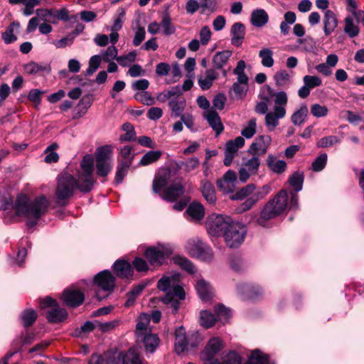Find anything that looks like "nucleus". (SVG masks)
Here are the masks:
<instances>
[{"label":"nucleus","instance_id":"49530a36","mask_svg":"<svg viewBox=\"0 0 364 364\" xmlns=\"http://www.w3.org/2000/svg\"><path fill=\"white\" fill-rule=\"evenodd\" d=\"M174 262L179 265L182 269L186 270L190 274H194L196 272V269L193 264L187 258L181 256H176L173 258Z\"/></svg>","mask_w":364,"mask_h":364},{"label":"nucleus","instance_id":"9d476101","mask_svg":"<svg viewBox=\"0 0 364 364\" xmlns=\"http://www.w3.org/2000/svg\"><path fill=\"white\" fill-rule=\"evenodd\" d=\"M173 253V249L170 245H158L155 247L148 248L144 255L149 260L150 264L154 266L161 265L166 257Z\"/></svg>","mask_w":364,"mask_h":364},{"label":"nucleus","instance_id":"4d7b16f0","mask_svg":"<svg viewBox=\"0 0 364 364\" xmlns=\"http://www.w3.org/2000/svg\"><path fill=\"white\" fill-rule=\"evenodd\" d=\"M271 191V186L268 184L264 185L262 187L257 188L255 186V191L251 194V198L257 203L259 200L263 199L269 194Z\"/></svg>","mask_w":364,"mask_h":364},{"label":"nucleus","instance_id":"4c0bfd02","mask_svg":"<svg viewBox=\"0 0 364 364\" xmlns=\"http://www.w3.org/2000/svg\"><path fill=\"white\" fill-rule=\"evenodd\" d=\"M247 364H274L271 362L269 355L259 350L252 351Z\"/></svg>","mask_w":364,"mask_h":364},{"label":"nucleus","instance_id":"de8ad7c7","mask_svg":"<svg viewBox=\"0 0 364 364\" xmlns=\"http://www.w3.org/2000/svg\"><path fill=\"white\" fill-rule=\"evenodd\" d=\"M21 321L25 327L31 326L37 318V313L31 309L24 310L21 316Z\"/></svg>","mask_w":364,"mask_h":364},{"label":"nucleus","instance_id":"c85d7f7f","mask_svg":"<svg viewBox=\"0 0 364 364\" xmlns=\"http://www.w3.org/2000/svg\"><path fill=\"white\" fill-rule=\"evenodd\" d=\"M149 322L150 315L147 314H141L138 317L136 325V335L138 340H139V338L142 336L151 332L149 328Z\"/></svg>","mask_w":364,"mask_h":364},{"label":"nucleus","instance_id":"bb28decb","mask_svg":"<svg viewBox=\"0 0 364 364\" xmlns=\"http://www.w3.org/2000/svg\"><path fill=\"white\" fill-rule=\"evenodd\" d=\"M20 31V23L13 22L1 33V37L6 44H11L17 41V36Z\"/></svg>","mask_w":364,"mask_h":364},{"label":"nucleus","instance_id":"c03bdc74","mask_svg":"<svg viewBox=\"0 0 364 364\" xmlns=\"http://www.w3.org/2000/svg\"><path fill=\"white\" fill-rule=\"evenodd\" d=\"M161 156L162 151L159 150L147 151L141 157L139 161V165L144 166L151 164L157 161L161 158Z\"/></svg>","mask_w":364,"mask_h":364},{"label":"nucleus","instance_id":"e2e57ef3","mask_svg":"<svg viewBox=\"0 0 364 364\" xmlns=\"http://www.w3.org/2000/svg\"><path fill=\"white\" fill-rule=\"evenodd\" d=\"M131 165L128 164H124L119 161L117 165L116 176H115V181L117 183H121L127 173V171Z\"/></svg>","mask_w":364,"mask_h":364},{"label":"nucleus","instance_id":"473e14b6","mask_svg":"<svg viewBox=\"0 0 364 364\" xmlns=\"http://www.w3.org/2000/svg\"><path fill=\"white\" fill-rule=\"evenodd\" d=\"M196 289L200 298L205 301L210 300L213 296V292L211 287L203 279H200L196 284Z\"/></svg>","mask_w":364,"mask_h":364},{"label":"nucleus","instance_id":"2eb2a0df","mask_svg":"<svg viewBox=\"0 0 364 364\" xmlns=\"http://www.w3.org/2000/svg\"><path fill=\"white\" fill-rule=\"evenodd\" d=\"M245 145V139L242 136H237L234 140H230L226 143L225 150L224 164L229 166L239 149Z\"/></svg>","mask_w":364,"mask_h":364},{"label":"nucleus","instance_id":"c756f323","mask_svg":"<svg viewBox=\"0 0 364 364\" xmlns=\"http://www.w3.org/2000/svg\"><path fill=\"white\" fill-rule=\"evenodd\" d=\"M186 213L190 217V220L193 222L200 221L205 215V210L203 206L198 203L193 202L191 203L187 210Z\"/></svg>","mask_w":364,"mask_h":364},{"label":"nucleus","instance_id":"09e8293b","mask_svg":"<svg viewBox=\"0 0 364 364\" xmlns=\"http://www.w3.org/2000/svg\"><path fill=\"white\" fill-rule=\"evenodd\" d=\"M171 109V115L176 117H181L186 106L184 100H178L177 99H172L168 103Z\"/></svg>","mask_w":364,"mask_h":364},{"label":"nucleus","instance_id":"7ed1b4c3","mask_svg":"<svg viewBox=\"0 0 364 364\" xmlns=\"http://www.w3.org/2000/svg\"><path fill=\"white\" fill-rule=\"evenodd\" d=\"M79 184L80 181L75 179L71 174L61 173L58 178L55 189L57 203L61 205H66L73 196L75 190L77 188L79 189Z\"/></svg>","mask_w":364,"mask_h":364},{"label":"nucleus","instance_id":"aec40b11","mask_svg":"<svg viewBox=\"0 0 364 364\" xmlns=\"http://www.w3.org/2000/svg\"><path fill=\"white\" fill-rule=\"evenodd\" d=\"M222 349V341L218 338L210 339L204 350L200 353L202 360L214 359V357Z\"/></svg>","mask_w":364,"mask_h":364},{"label":"nucleus","instance_id":"72a5a7b5","mask_svg":"<svg viewBox=\"0 0 364 364\" xmlns=\"http://www.w3.org/2000/svg\"><path fill=\"white\" fill-rule=\"evenodd\" d=\"M201 191L208 203L212 205L215 203V190L213 185L210 181L205 179L201 181Z\"/></svg>","mask_w":364,"mask_h":364},{"label":"nucleus","instance_id":"b1692460","mask_svg":"<svg viewBox=\"0 0 364 364\" xmlns=\"http://www.w3.org/2000/svg\"><path fill=\"white\" fill-rule=\"evenodd\" d=\"M232 52L230 50H224L217 52L213 57L212 65L213 69L223 70L228 63Z\"/></svg>","mask_w":364,"mask_h":364},{"label":"nucleus","instance_id":"6ab92c4d","mask_svg":"<svg viewBox=\"0 0 364 364\" xmlns=\"http://www.w3.org/2000/svg\"><path fill=\"white\" fill-rule=\"evenodd\" d=\"M237 183V176L234 171H228L222 178L218 179L216 182L218 188L224 193H232Z\"/></svg>","mask_w":364,"mask_h":364},{"label":"nucleus","instance_id":"052dcab7","mask_svg":"<svg viewBox=\"0 0 364 364\" xmlns=\"http://www.w3.org/2000/svg\"><path fill=\"white\" fill-rule=\"evenodd\" d=\"M289 181L296 191H300L303 186L304 174L296 172L289 178Z\"/></svg>","mask_w":364,"mask_h":364},{"label":"nucleus","instance_id":"6e6d98bb","mask_svg":"<svg viewBox=\"0 0 364 364\" xmlns=\"http://www.w3.org/2000/svg\"><path fill=\"white\" fill-rule=\"evenodd\" d=\"M246 68V63L243 60H240L237 62L235 68L233 70V73L237 75V78L240 82H248L249 79L247 75L245 73Z\"/></svg>","mask_w":364,"mask_h":364},{"label":"nucleus","instance_id":"6e6552de","mask_svg":"<svg viewBox=\"0 0 364 364\" xmlns=\"http://www.w3.org/2000/svg\"><path fill=\"white\" fill-rule=\"evenodd\" d=\"M232 220L222 215H212L206 222V228L210 235H223L232 223Z\"/></svg>","mask_w":364,"mask_h":364},{"label":"nucleus","instance_id":"a211bd4d","mask_svg":"<svg viewBox=\"0 0 364 364\" xmlns=\"http://www.w3.org/2000/svg\"><path fill=\"white\" fill-rule=\"evenodd\" d=\"M189 346L194 347L195 345L190 343L184 328L179 326L175 330V350L179 354L188 350Z\"/></svg>","mask_w":364,"mask_h":364},{"label":"nucleus","instance_id":"412c9836","mask_svg":"<svg viewBox=\"0 0 364 364\" xmlns=\"http://www.w3.org/2000/svg\"><path fill=\"white\" fill-rule=\"evenodd\" d=\"M219 77V73L213 68L207 69L203 73H201L198 78L199 87L203 90L210 89L214 81Z\"/></svg>","mask_w":364,"mask_h":364},{"label":"nucleus","instance_id":"f03ea898","mask_svg":"<svg viewBox=\"0 0 364 364\" xmlns=\"http://www.w3.org/2000/svg\"><path fill=\"white\" fill-rule=\"evenodd\" d=\"M181 274L171 273L161 277L157 284L158 288L166 292V295L161 298V301L173 309V313H176L180 304V300L185 299V291L178 284Z\"/></svg>","mask_w":364,"mask_h":364},{"label":"nucleus","instance_id":"9b49d317","mask_svg":"<svg viewBox=\"0 0 364 364\" xmlns=\"http://www.w3.org/2000/svg\"><path fill=\"white\" fill-rule=\"evenodd\" d=\"M186 248L190 255L201 260L209 261L213 258L211 248L198 239L190 240Z\"/></svg>","mask_w":364,"mask_h":364},{"label":"nucleus","instance_id":"ea45409f","mask_svg":"<svg viewBox=\"0 0 364 364\" xmlns=\"http://www.w3.org/2000/svg\"><path fill=\"white\" fill-rule=\"evenodd\" d=\"M237 291L242 294H247L249 298H255L262 293L259 287L245 284L238 285Z\"/></svg>","mask_w":364,"mask_h":364},{"label":"nucleus","instance_id":"5701e85b","mask_svg":"<svg viewBox=\"0 0 364 364\" xmlns=\"http://www.w3.org/2000/svg\"><path fill=\"white\" fill-rule=\"evenodd\" d=\"M203 117L208 121L212 129L215 132L217 136L223 131L224 127L217 112L212 109H208L204 112Z\"/></svg>","mask_w":364,"mask_h":364},{"label":"nucleus","instance_id":"0e129e2a","mask_svg":"<svg viewBox=\"0 0 364 364\" xmlns=\"http://www.w3.org/2000/svg\"><path fill=\"white\" fill-rule=\"evenodd\" d=\"M275 82L278 86H284L290 82L291 76L284 70L277 72L274 76Z\"/></svg>","mask_w":364,"mask_h":364},{"label":"nucleus","instance_id":"2f4dec72","mask_svg":"<svg viewBox=\"0 0 364 364\" xmlns=\"http://www.w3.org/2000/svg\"><path fill=\"white\" fill-rule=\"evenodd\" d=\"M250 21L254 26L261 28L267 23L269 16L264 9H257L252 11Z\"/></svg>","mask_w":364,"mask_h":364},{"label":"nucleus","instance_id":"bf43d9fd","mask_svg":"<svg viewBox=\"0 0 364 364\" xmlns=\"http://www.w3.org/2000/svg\"><path fill=\"white\" fill-rule=\"evenodd\" d=\"M102 58L100 55H95L90 58L89 65L86 70L87 75H92L100 67Z\"/></svg>","mask_w":364,"mask_h":364},{"label":"nucleus","instance_id":"603ef678","mask_svg":"<svg viewBox=\"0 0 364 364\" xmlns=\"http://www.w3.org/2000/svg\"><path fill=\"white\" fill-rule=\"evenodd\" d=\"M216 320L215 316L207 310L201 311L200 316V324L206 328H210L215 323Z\"/></svg>","mask_w":364,"mask_h":364},{"label":"nucleus","instance_id":"ddd939ff","mask_svg":"<svg viewBox=\"0 0 364 364\" xmlns=\"http://www.w3.org/2000/svg\"><path fill=\"white\" fill-rule=\"evenodd\" d=\"M272 142V139L268 135H260L257 136L248 149L251 155L264 156Z\"/></svg>","mask_w":364,"mask_h":364},{"label":"nucleus","instance_id":"a878e982","mask_svg":"<svg viewBox=\"0 0 364 364\" xmlns=\"http://www.w3.org/2000/svg\"><path fill=\"white\" fill-rule=\"evenodd\" d=\"M114 272L120 278H129L132 276L133 269L131 264L125 260L116 261L113 265Z\"/></svg>","mask_w":364,"mask_h":364},{"label":"nucleus","instance_id":"79ce46f5","mask_svg":"<svg viewBox=\"0 0 364 364\" xmlns=\"http://www.w3.org/2000/svg\"><path fill=\"white\" fill-rule=\"evenodd\" d=\"M261 59V64L266 68L273 66L274 60L273 58V51L268 48H262L258 53Z\"/></svg>","mask_w":364,"mask_h":364},{"label":"nucleus","instance_id":"3c124183","mask_svg":"<svg viewBox=\"0 0 364 364\" xmlns=\"http://www.w3.org/2000/svg\"><path fill=\"white\" fill-rule=\"evenodd\" d=\"M248 89V82H240L238 78L233 83L231 90L234 92L235 97L242 98L246 95Z\"/></svg>","mask_w":364,"mask_h":364},{"label":"nucleus","instance_id":"774afa93","mask_svg":"<svg viewBox=\"0 0 364 364\" xmlns=\"http://www.w3.org/2000/svg\"><path fill=\"white\" fill-rule=\"evenodd\" d=\"M134 97L145 105H153L156 103L155 99L146 91L136 93Z\"/></svg>","mask_w":364,"mask_h":364},{"label":"nucleus","instance_id":"1a4fd4ad","mask_svg":"<svg viewBox=\"0 0 364 364\" xmlns=\"http://www.w3.org/2000/svg\"><path fill=\"white\" fill-rule=\"evenodd\" d=\"M246 232L244 226L233 221L223 235L227 245L230 248L238 247L243 242Z\"/></svg>","mask_w":364,"mask_h":364},{"label":"nucleus","instance_id":"680f3d73","mask_svg":"<svg viewBox=\"0 0 364 364\" xmlns=\"http://www.w3.org/2000/svg\"><path fill=\"white\" fill-rule=\"evenodd\" d=\"M271 95L275 97V106L274 109L283 108V109H286L285 107L287 104L288 97L285 92L281 91L277 93L271 94Z\"/></svg>","mask_w":364,"mask_h":364},{"label":"nucleus","instance_id":"f257e3e1","mask_svg":"<svg viewBox=\"0 0 364 364\" xmlns=\"http://www.w3.org/2000/svg\"><path fill=\"white\" fill-rule=\"evenodd\" d=\"M49 205V200L43 195L36 197L33 200H30L25 195H19L15 201L14 208L16 215L26 218L28 220V225L33 226L46 213Z\"/></svg>","mask_w":364,"mask_h":364},{"label":"nucleus","instance_id":"338daca9","mask_svg":"<svg viewBox=\"0 0 364 364\" xmlns=\"http://www.w3.org/2000/svg\"><path fill=\"white\" fill-rule=\"evenodd\" d=\"M311 114L317 118L326 117L328 113V109L325 105H321L320 104L315 103L311 107Z\"/></svg>","mask_w":364,"mask_h":364},{"label":"nucleus","instance_id":"f8f14e48","mask_svg":"<svg viewBox=\"0 0 364 364\" xmlns=\"http://www.w3.org/2000/svg\"><path fill=\"white\" fill-rule=\"evenodd\" d=\"M260 165V159L258 156L252 155L250 159H243L239 169V179L241 182H246L251 176L257 173Z\"/></svg>","mask_w":364,"mask_h":364},{"label":"nucleus","instance_id":"f704fd0d","mask_svg":"<svg viewBox=\"0 0 364 364\" xmlns=\"http://www.w3.org/2000/svg\"><path fill=\"white\" fill-rule=\"evenodd\" d=\"M24 70L29 75H36L43 73H50V67L49 65L38 64L35 62H30L24 65Z\"/></svg>","mask_w":364,"mask_h":364},{"label":"nucleus","instance_id":"69168bd1","mask_svg":"<svg viewBox=\"0 0 364 364\" xmlns=\"http://www.w3.org/2000/svg\"><path fill=\"white\" fill-rule=\"evenodd\" d=\"M102 58L105 62L117 60L118 58V50L114 46H109L104 52L102 53Z\"/></svg>","mask_w":364,"mask_h":364},{"label":"nucleus","instance_id":"58836bf2","mask_svg":"<svg viewBox=\"0 0 364 364\" xmlns=\"http://www.w3.org/2000/svg\"><path fill=\"white\" fill-rule=\"evenodd\" d=\"M170 173L164 171L159 173L154 178L152 185V190L155 193H159L161 190L167 184Z\"/></svg>","mask_w":364,"mask_h":364},{"label":"nucleus","instance_id":"423d86ee","mask_svg":"<svg viewBox=\"0 0 364 364\" xmlns=\"http://www.w3.org/2000/svg\"><path fill=\"white\" fill-rule=\"evenodd\" d=\"M82 173L79 174V190L83 193H87L92 189L95 181L92 177L93 158L90 155L84 156L81 161Z\"/></svg>","mask_w":364,"mask_h":364},{"label":"nucleus","instance_id":"393cba45","mask_svg":"<svg viewBox=\"0 0 364 364\" xmlns=\"http://www.w3.org/2000/svg\"><path fill=\"white\" fill-rule=\"evenodd\" d=\"M231 33V43L237 47L242 45L245 35V27L244 24L240 22L235 23L230 30Z\"/></svg>","mask_w":364,"mask_h":364},{"label":"nucleus","instance_id":"f3484780","mask_svg":"<svg viewBox=\"0 0 364 364\" xmlns=\"http://www.w3.org/2000/svg\"><path fill=\"white\" fill-rule=\"evenodd\" d=\"M62 299L65 305L75 308L82 304L85 300V296L79 290L68 289L63 291Z\"/></svg>","mask_w":364,"mask_h":364},{"label":"nucleus","instance_id":"4468645a","mask_svg":"<svg viewBox=\"0 0 364 364\" xmlns=\"http://www.w3.org/2000/svg\"><path fill=\"white\" fill-rule=\"evenodd\" d=\"M184 193L185 186L181 181H178L172 182L161 196L166 201L174 202L185 196Z\"/></svg>","mask_w":364,"mask_h":364},{"label":"nucleus","instance_id":"39448f33","mask_svg":"<svg viewBox=\"0 0 364 364\" xmlns=\"http://www.w3.org/2000/svg\"><path fill=\"white\" fill-rule=\"evenodd\" d=\"M41 306L45 309L46 317L50 323L62 322L68 317L66 310L60 308L57 301L50 297L43 299L41 302Z\"/></svg>","mask_w":364,"mask_h":364},{"label":"nucleus","instance_id":"864d4df0","mask_svg":"<svg viewBox=\"0 0 364 364\" xmlns=\"http://www.w3.org/2000/svg\"><path fill=\"white\" fill-rule=\"evenodd\" d=\"M123 364H141L139 354L134 348L129 349L122 358Z\"/></svg>","mask_w":364,"mask_h":364},{"label":"nucleus","instance_id":"8fccbe9b","mask_svg":"<svg viewBox=\"0 0 364 364\" xmlns=\"http://www.w3.org/2000/svg\"><path fill=\"white\" fill-rule=\"evenodd\" d=\"M181 95H182V90L181 89V87L176 86L166 92L159 93L157 95L156 99L158 101L161 102H165L167 100L170 99L171 97L174 96L178 97Z\"/></svg>","mask_w":364,"mask_h":364},{"label":"nucleus","instance_id":"dca6fc26","mask_svg":"<svg viewBox=\"0 0 364 364\" xmlns=\"http://www.w3.org/2000/svg\"><path fill=\"white\" fill-rule=\"evenodd\" d=\"M95 284L104 291L111 292L115 287V278L109 271L104 270L95 277Z\"/></svg>","mask_w":364,"mask_h":364},{"label":"nucleus","instance_id":"37998d69","mask_svg":"<svg viewBox=\"0 0 364 364\" xmlns=\"http://www.w3.org/2000/svg\"><path fill=\"white\" fill-rule=\"evenodd\" d=\"M255 191V185L250 183L238 190L235 194L230 196L232 200H242L244 198L251 196V194Z\"/></svg>","mask_w":364,"mask_h":364},{"label":"nucleus","instance_id":"20e7f679","mask_svg":"<svg viewBox=\"0 0 364 364\" xmlns=\"http://www.w3.org/2000/svg\"><path fill=\"white\" fill-rule=\"evenodd\" d=\"M288 193L282 190L274 198L270 200L263 208L258 223L262 225V220H267L279 215L288 206Z\"/></svg>","mask_w":364,"mask_h":364},{"label":"nucleus","instance_id":"a19ab883","mask_svg":"<svg viewBox=\"0 0 364 364\" xmlns=\"http://www.w3.org/2000/svg\"><path fill=\"white\" fill-rule=\"evenodd\" d=\"M308 107L306 105H303L296 111L291 117V122L295 126L301 125L306 120L308 115Z\"/></svg>","mask_w":364,"mask_h":364},{"label":"nucleus","instance_id":"5fc2aeb1","mask_svg":"<svg viewBox=\"0 0 364 364\" xmlns=\"http://www.w3.org/2000/svg\"><path fill=\"white\" fill-rule=\"evenodd\" d=\"M257 120L252 118L248 121L246 127L242 130L241 134L246 139H251L257 132Z\"/></svg>","mask_w":364,"mask_h":364},{"label":"nucleus","instance_id":"e433bc0d","mask_svg":"<svg viewBox=\"0 0 364 364\" xmlns=\"http://www.w3.org/2000/svg\"><path fill=\"white\" fill-rule=\"evenodd\" d=\"M268 167L274 173H281L284 172L287 167V164L283 160H278L272 155H269L267 159Z\"/></svg>","mask_w":364,"mask_h":364},{"label":"nucleus","instance_id":"4be33fe9","mask_svg":"<svg viewBox=\"0 0 364 364\" xmlns=\"http://www.w3.org/2000/svg\"><path fill=\"white\" fill-rule=\"evenodd\" d=\"M286 115V109L283 108L274 109L273 112H270L265 115V125L267 129L272 132L279 125V119H282Z\"/></svg>","mask_w":364,"mask_h":364},{"label":"nucleus","instance_id":"0eeeda50","mask_svg":"<svg viewBox=\"0 0 364 364\" xmlns=\"http://www.w3.org/2000/svg\"><path fill=\"white\" fill-rule=\"evenodd\" d=\"M112 152L111 146L105 145L96 151L97 173L104 177L108 175L112 168Z\"/></svg>","mask_w":364,"mask_h":364},{"label":"nucleus","instance_id":"13d9d810","mask_svg":"<svg viewBox=\"0 0 364 364\" xmlns=\"http://www.w3.org/2000/svg\"><path fill=\"white\" fill-rule=\"evenodd\" d=\"M136 52L135 50L129 52L128 54L118 56L117 63L122 67H128L136 60Z\"/></svg>","mask_w":364,"mask_h":364},{"label":"nucleus","instance_id":"a18cd8bd","mask_svg":"<svg viewBox=\"0 0 364 364\" xmlns=\"http://www.w3.org/2000/svg\"><path fill=\"white\" fill-rule=\"evenodd\" d=\"M134 154L132 152V148L129 145H125L120 148L119 160L120 162L132 165Z\"/></svg>","mask_w":364,"mask_h":364},{"label":"nucleus","instance_id":"c9c22d12","mask_svg":"<svg viewBox=\"0 0 364 364\" xmlns=\"http://www.w3.org/2000/svg\"><path fill=\"white\" fill-rule=\"evenodd\" d=\"M139 340L144 342L146 350L149 353H153L159 343L158 336L151 332L140 337Z\"/></svg>","mask_w":364,"mask_h":364},{"label":"nucleus","instance_id":"7c9ffc66","mask_svg":"<svg viewBox=\"0 0 364 364\" xmlns=\"http://www.w3.org/2000/svg\"><path fill=\"white\" fill-rule=\"evenodd\" d=\"M359 20L355 18L354 20L352 16H347L344 18V28L343 31L345 33L348 35L350 38H353L357 36L359 34L360 28L358 26Z\"/></svg>","mask_w":364,"mask_h":364},{"label":"nucleus","instance_id":"cd10ccee","mask_svg":"<svg viewBox=\"0 0 364 364\" xmlns=\"http://www.w3.org/2000/svg\"><path fill=\"white\" fill-rule=\"evenodd\" d=\"M323 31L326 36H329L337 27L338 20L336 14L331 10H326L323 16Z\"/></svg>","mask_w":364,"mask_h":364}]
</instances>
